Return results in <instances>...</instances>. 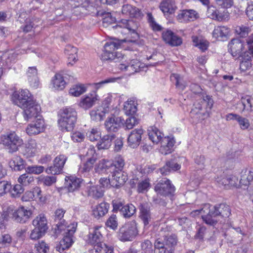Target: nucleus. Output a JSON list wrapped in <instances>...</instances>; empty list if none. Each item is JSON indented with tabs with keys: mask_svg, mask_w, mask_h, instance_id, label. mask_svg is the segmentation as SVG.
<instances>
[{
	"mask_svg": "<svg viewBox=\"0 0 253 253\" xmlns=\"http://www.w3.org/2000/svg\"><path fill=\"white\" fill-rule=\"evenodd\" d=\"M253 180V172L249 171L246 172L244 174L241 176V178L240 180V184L241 186H248Z\"/></svg>",
	"mask_w": 253,
	"mask_h": 253,
	"instance_id": "5fc2aeb1",
	"label": "nucleus"
},
{
	"mask_svg": "<svg viewBox=\"0 0 253 253\" xmlns=\"http://www.w3.org/2000/svg\"><path fill=\"white\" fill-rule=\"evenodd\" d=\"M0 143L3 144L9 153H13L18 150L19 147L23 144V140L15 132L12 131L1 135Z\"/></svg>",
	"mask_w": 253,
	"mask_h": 253,
	"instance_id": "423d86ee",
	"label": "nucleus"
},
{
	"mask_svg": "<svg viewBox=\"0 0 253 253\" xmlns=\"http://www.w3.org/2000/svg\"><path fill=\"white\" fill-rule=\"evenodd\" d=\"M199 17L198 13L193 9H185L179 11L177 15V20L180 23L194 21Z\"/></svg>",
	"mask_w": 253,
	"mask_h": 253,
	"instance_id": "2eb2a0df",
	"label": "nucleus"
},
{
	"mask_svg": "<svg viewBox=\"0 0 253 253\" xmlns=\"http://www.w3.org/2000/svg\"><path fill=\"white\" fill-rule=\"evenodd\" d=\"M117 79V78H109L98 83L89 84V85L91 86L92 88L94 89L93 91H96L97 93V91L99 89L103 87L105 84L115 82Z\"/></svg>",
	"mask_w": 253,
	"mask_h": 253,
	"instance_id": "3c124183",
	"label": "nucleus"
},
{
	"mask_svg": "<svg viewBox=\"0 0 253 253\" xmlns=\"http://www.w3.org/2000/svg\"><path fill=\"white\" fill-rule=\"evenodd\" d=\"M44 170V168L42 166H31L26 168V171L29 174H40Z\"/></svg>",
	"mask_w": 253,
	"mask_h": 253,
	"instance_id": "bf43d9fd",
	"label": "nucleus"
},
{
	"mask_svg": "<svg viewBox=\"0 0 253 253\" xmlns=\"http://www.w3.org/2000/svg\"><path fill=\"white\" fill-rule=\"evenodd\" d=\"M241 61L240 62L239 69L241 73H245L252 68V60L250 59H247L243 57H240Z\"/></svg>",
	"mask_w": 253,
	"mask_h": 253,
	"instance_id": "8fccbe9b",
	"label": "nucleus"
},
{
	"mask_svg": "<svg viewBox=\"0 0 253 253\" xmlns=\"http://www.w3.org/2000/svg\"><path fill=\"white\" fill-rule=\"evenodd\" d=\"M138 234L136 223L134 221L127 223L122 226L118 232V238L124 242L132 241Z\"/></svg>",
	"mask_w": 253,
	"mask_h": 253,
	"instance_id": "0eeeda50",
	"label": "nucleus"
},
{
	"mask_svg": "<svg viewBox=\"0 0 253 253\" xmlns=\"http://www.w3.org/2000/svg\"><path fill=\"white\" fill-rule=\"evenodd\" d=\"M99 99V96L96 91H92V93L88 94L81 98L79 106L81 108L87 110L92 107Z\"/></svg>",
	"mask_w": 253,
	"mask_h": 253,
	"instance_id": "a211bd4d",
	"label": "nucleus"
},
{
	"mask_svg": "<svg viewBox=\"0 0 253 253\" xmlns=\"http://www.w3.org/2000/svg\"><path fill=\"white\" fill-rule=\"evenodd\" d=\"M109 113L102 107L99 106L92 109L90 112V116L91 120L100 122L102 121L107 114Z\"/></svg>",
	"mask_w": 253,
	"mask_h": 253,
	"instance_id": "473e14b6",
	"label": "nucleus"
},
{
	"mask_svg": "<svg viewBox=\"0 0 253 253\" xmlns=\"http://www.w3.org/2000/svg\"><path fill=\"white\" fill-rule=\"evenodd\" d=\"M244 48V42L238 39H233L228 44L229 51L234 57H241Z\"/></svg>",
	"mask_w": 253,
	"mask_h": 253,
	"instance_id": "f3484780",
	"label": "nucleus"
},
{
	"mask_svg": "<svg viewBox=\"0 0 253 253\" xmlns=\"http://www.w3.org/2000/svg\"><path fill=\"white\" fill-rule=\"evenodd\" d=\"M35 248L39 253H47L49 250L48 245L43 241L36 244Z\"/></svg>",
	"mask_w": 253,
	"mask_h": 253,
	"instance_id": "69168bd1",
	"label": "nucleus"
},
{
	"mask_svg": "<svg viewBox=\"0 0 253 253\" xmlns=\"http://www.w3.org/2000/svg\"><path fill=\"white\" fill-rule=\"evenodd\" d=\"M106 225L111 229L115 230L118 227V221L116 215L115 214L111 215L107 219Z\"/></svg>",
	"mask_w": 253,
	"mask_h": 253,
	"instance_id": "774afa93",
	"label": "nucleus"
},
{
	"mask_svg": "<svg viewBox=\"0 0 253 253\" xmlns=\"http://www.w3.org/2000/svg\"><path fill=\"white\" fill-rule=\"evenodd\" d=\"M123 24L124 28L128 31V34H130L133 39L130 40L131 42L134 41L138 38V34L136 31L138 26L137 23L132 20H125Z\"/></svg>",
	"mask_w": 253,
	"mask_h": 253,
	"instance_id": "cd10ccee",
	"label": "nucleus"
},
{
	"mask_svg": "<svg viewBox=\"0 0 253 253\" xmlns=\"http://www.w3.org/2000/svg\"><path fill=\"white\" fill-rule=\"evenodd\" d=\"M122 13L131 17L140 18L142 16V13L137 7L130 4H125L122 7Z\"/></svg>",
	"mask_w": 253,
	"mask_h": 253,
	"instance_id": "7c9ffc66",
	"label": "nucleus"
},
{
	"mask_svg": "<svg viewBox=\"0 0 253 253\" xmlns=\"http://www.w3.org/2000/svg\"><path fill=\"white\" fill-rule=\"evenodd\" d=\"M94 249L97 253H112L114 250L111 246L100 242L94 246Z\"/></svg>",
	"mask_w": 253,
	"mask_h": 253,
	"instance_id": "a18cd8bd",
	"label": "nucleus"
},
{
	"mask_svg": "<svg viewBox=\"0 0 253 253\" xmlns=\"http://www.w3.org/2000/svg\"><path fill=\"white\" fill-rule=\"evenodd\" d=\"M45 232L44 230L35 227L31 233L30 238L32 240H38L42 237Z\"/></svg>",
	"mask_w": 253,
	"mask_h": 253,
	"instance_id": "338daca9",
	"label": "nucleus"
},
{
	"mask_svg": "<svg viewBox=\"0 0 253 253\" xmlns=\"http://www.w3.org/2000/svg\"><path fill=\"white\" fill-rule=\"evenodd\" d=\"M149 139L154 143L158 144L164 138V134L155 126H151L148 129Z\"/></svg>",
	"mask_w": 253,
	"mask_h": 253,
	"instance_id": "72a5a7b5",
	"label": "nucleus"
},
{
	"mask_svg": "<svg viewBox=\"0 0 253 253\" xmlns=\"http://www.w3.org/2000/svg\"><path fill=\"white\" fill-rule=\"evenodd\" d=\"M101 228L102 227L99 226H94L89 228L87 239L88 243L94 246L100 242L102 238Z\"/></svg>",
	"mask_w": 253,
	"mask_h": 253,
	"instance_id": "412c9836",
	"label": "nucleus"
},
{
	"mask_svg": "<svg viewBox=\"0 0 253 253\" xmlns=\"http://www.w3.org/2000/svg\"><path fill=\"white\" fill-rule=\"evenodd\" d=\"M86 91V87L84 84L73 85L69 90V94L73 96L78 97Z\"/></svg>",
	"mask_w": 253,
	"mask_h": 253,
	"instance_id": "c03bdc74",
	"label": "nucleus"
},
{
	"mask_svg": "<svg viewBox=\"0 0 253 253\" xmlns=\"http://www.w3.org/2000/svg\"><path fill=\"white\" fill-rule=\"evenodd\" d=\"M124 97L123 95L118 96L115 93H108L105 96L100 106L102 107L109 113H111L115 108L117 109V106L114 107V105H111L112 103L116 102L117 103V105H119L122 102L121 99H122Z\"/></svg>",
	"mask_w": 253,
	"mask_h": 253,
	"instance_id": "1a4fd4ad",
	"label": "nucleus"
},
{
	"mask_svg": "<svg viewBox=\"0 0 253 253\" xmlns=\"http://www.w3.org/2000/svg\"><path fill=\"white\" fill-rule=\"evenodd\" d=\"M67 160V157L64 155L60 154L55 157L53 160V166L47 168L45 172L48 174H59Z\"/></svg>",
	"mask_w": 253,
	"mask_h": 253,
	"instance_id": "9b49d317",
	"label": "nucleus"
},
{
	"mask_svg": "<svg viewBox=\"0 0 253 253\" xmlns=\"http://www.w3.org/2000/svg\"><path fill=\"white\" fill-rule=\"evenodd\" d=\"M251 31V28L245 25L238 26L235 28L236 33L242 38L246 37Z\"/></svg>",
	"mask_w": 253,
	"mask_h": 253,
	"instance_id": "13d9d810",
	"label": "nucleus"
},
{
	"mask_svg": "<svg viewBox=\"0 0 253 253\" xmlns=\"http://www.w3.org/2000/svg\"><path fill=\"white\" fill-rule=\"evenodd\" d=\"M65 185L69 192H73L78 189L81 185V180L75 176H66Z\"/></svg>",
	"mask_w": 253,
	"mask_h": 253,
	"instance_id": "c756f323",
	"label": "nucleus"
},
{
	"mask_svg": "<svg viewBox=\"0 0 253 253\" xmlns=\"http://www.w3.org/2000/svg\"><path fill=\"white\" fill-rule=\"evenodd\" d=\"M13 96L16 98V104L20 107L34 101L33 95L27 89H21L18 93H15Z\"/></svg>",
	"mask_w": 253,
	"mask_h": 253,
	"instance_id": "f8f14e48",
	"label": "nucleus"
},
{
	"mask_svg": "<svg viewBox=\"0 0 253 253\" xmlns=\"http://www.w3.org/2000/svg\"><path fill=\"white\" fill-rule=\"evenodd\" d=\"M65 52L68 56L69 64L73 65L78 60L77 48L71 45H67L65 48Z\"/></svg>",
	"mask_w": 253,
	"mask_h": 253,
	"instance_id": "a19ab883",
	"label": "nucleus"
},
{
	"mask_svg": "<svg viewBox=\"0 0 253 253\" xmlns=\"http://www.w3.org/2000/svg\"><path fill=\"white\" fill-rule=\"evenodd\" d=\"M114 138V134H106L101 137L96 144L97 149L98 150L108 149L112 145V141Z\"/></svg>",
	"mask_w": 253,
	"mask_h": 253,
	"instance_id": "c85d7f7f",
	"label": "nucleus"
},
{
	"mask_svg": "<svg viewBox=\"0 0 253 253\" xmlns=\"http://www.w3.org/2000/svg\"><path fill=\"white\" fill-rule=\"evenodd\" d=\"M63 77L60 74H56L51 81V87L57 90H63L66 85Z\"/></svg>",
	"mask_w": 253,
	"mask_h": 253,
	"instance_id": "2f4dec72",
	"label": "nucleus"
},
{
	"mask_svg": "<svg viewBox=\"0 0 253 253\" xmlns=\"http://www.w3.org/2000/svg\"><path fill=\"white\" fill-rule=\"evenodd\" d=\"M201 214L204 221L210 225L216 224L219 216L227 217L230 214L229 207L225 204L219 205L218 207L211 206L209 204H205L200 210H195L191 212L192 216Z\"/></svg>",
	"mask_w": 253,
	"mask_h": 253,
	"instance_id": "f03ea898",
	"label": "nucleus"
},
{
	"mask_svg": "<svg viewBox=\"0 0 253 253\" xmlns=\"http://www.w3.org/2000/svg\"><path fill=\"white\" fill-rule=\"evenodd\" d=\"M136 211V208L132 204L124 205L122 210L121 214L125 218H129Z\"/></svg>",
	"mask_w": 253,
	"mask_h": 253,
	"instance_id": "09e8293b",
	"label": "nucleus"
},
{
	"mask_svg": "<svg viewBox=\"0 0 253 253\" xmlns=\"http://www.w3.org/2000/svg\"><path fill=\"white\" fill-rule=\"evenodd\" d=\"M109 209V204L106 202H102L93 208V215L95 217L99 218L105 215L108 212Z\"/></svg>",
	"mask_w": 253,
	"mask_h": 253,
	"instance_id": "f704fd0d",
	"label": "nucleus"
},
{
	"mask_svg": "<svg viewBox=\"0 0 253 253\" xmlns=\"http://www.w3.org/2000/svg\"><path fill=\"white\" fill-rule=\"evenodd\" d=\"M124 120L121 117H116L112 116L109 117L105 123L106 129L110 132H116L122 126Z\"/></svg>",
	"mask_w": 253,
	"mask_h": 253,
	"instance_id": "6ab92c4d",
	"label": "nucleus"
},
{
	"mask_svg": "<svg viewBox=\"0 0 253 253\" xmlns=\"http://www.w3.org/2000/svg\"><path fill=\"white\" fill-rule=\"evenodd\" d=\"M96 160L94 157L88 159L85 163L80 166L79 172L84 176H87L89 175V172L92 169Z\"/></svg>",
	"mask_w": 253,
	"mask_h": 253,
	"instance_id": "4c0bfd02",
	"label": "nucleus"
},
{
	"mask_svg": "<svg viewBox=\"0 0 253 253\" xmlns=\"http://www.w3.org/2000/svg\"><path fill=\"white\" fill-rule=\"evenodd\" d=\"M41 190L39 187L34 188L32 191H27L24 193L21 198V200L24 202H29L32 201L35 197L39 199L40 202H45L46 199L45 197H42L41 194Z\"/></svg>",
	"mask_w": 253,
	"mask_h": 253,
	"instance_id": "4be33fe9",
	"label": "nucleus"
},
{
	"mask_svg": "<svg viewBox=\"0 0 253 253\" xmlns=\"http://www.w3.org/2000/svg\"><path fill=\"white\" fill-rule=\"evenodd\" d=\"M177 241V238L174 235H170L167 237L165 241L167 249L170 248V250H171V249L176 245Z\"/></svg>",
	"mask_w": 253,
	"mask_h": 253,
	"instance_id": "e2e57ef3",
	"label": "nucleus"
},
{
	"mask_svg": "<svg viewBox=\"0 0 253 253\" xmlns=\"http://www.w3.org/2000/svg\"><path fill=\"white\" fill-rule=\"evenodd\" d=\"M160 8L165 14H172L177 9L173 0H164L161 3Z\"/></svg>",
	"mask_w": 253,
	"mask_h": 253,
	"instance_id": "c9c22d12",
	"label": "nucleus"
},
{
	"mask_svg": "<svg viewBox=\"0 0 253 253\" xmlns=\"http://www.w3.org/2000/svg\"><path fill=\"white\" fill-rule=\"evenodd\" d=\"M44 129V123L43 120L40 117L37 120L29 124L26 129V133L29 135H36Z\"/></svg>",
	"mask_w": 253,
	"mask_h": 253,
	"instance_id": "dca6fc26",
	"label": "nucleus"
},
{
	"mask_svg": "<svg viewBox=\"0 0 253 253\" xmlns=\"http://www.w3.org/2000/svg\"><path fill=\"white\" fill-rule=\"evenodd\" d=\"M32 224L35 227L42 229L46 232L47 226V221L44 214L41 213L37 216L33 220Z\"/></svg>",
	"mask_w": 253,
	"mask_h": 253,
	"instance_id": "e433bc0d",
	"label": "nucleus"
},
{
	"mask_svg": "<svg viewBox=\"0 0 253 253\" xmlns=\"http://www.w3.org/2000/svg\"><path fill=\"white\" fill-rule=\"evenodd\" d=\"M21 108L23 110L24 118L27 121L41 117L39 115L41 111L40 106L35 101Z\"/></svg>",
	"mask_w": 253,
	"mask_h": 253,
	"instance_id": "6e6552de",
	"label": "nucleus"
},
{
	"mask_svg": "<svg viewBox=\"0 0 253 253\" xmlns=\"http://www.w3.org/2000/svg\"><path fill=\"white\" fill-rule=\"evenodd\" d=\"M230 33V29L225 26H217L212 32L213 36L216 39L227 37Z\"/></svg>",
	"mask_w": 253,
	"mask_h": 253,
	"instance_id": "79ce46f5",
	"label": "nucleus"
},
{
	"mask_svg": "<svg viewBox=\"0 0 253 253\" xmlns=\"http://www.w3.org/2000/svg\"><path fill=\"white\" fill-rule=\"evenodd\" d=\"M101 133L97 128H92L86 133L87 138L91 141L99 140L101 137Z\"/></svg>",
	"mask_w": 253,
	"mask_h": 253,
	"instance_id": "603ef678",
	"label": "nucleus"
},
{
	"mask_svg": "<svg viewBox=\"0 0 253 253\" xmlns=\"http://www.w3.org/2000/svg\"><path fill=\"white\" fill-rule=\"evenodd\" d=\"M39 149L36 141L34 139L29 140L21 149V154L26 158L35 157L39 152Z\"/></svg>",
	"mask_w": 253,
	"mask_h": 253,
	"instance_id": "ddd939ff",
	"label": "nucleus"
},
{
	"mask_svg": "<svg viewBox=\"0 0 253 253\" xmlns=\"http://www.w3.org/2000/svg\"><path fill=\"white\" fill-rule=\"evenodd\" d=\"M140 211L139 217L142 220L144 226H146L149 224L152 218L150 211L147 208L142 205L140 207Z\"/></svg>",
	"mask_w": 253,
	"mask_h": 253,
	"instance_id": "37998d69",
	"label": "nucleus"
},
{
	"mask_svg": "<svg viewBox=\"0 0 253 253\" xmlns=\"http://www.w3.org/2000/svg\"><path fill=\"white\" fill-rule=\"evenodd\" d=\"M192 41L194 43V45L198 47L202 51H205L208 49L209 42L207 41L196 36H193L192 37Z\"/></svg>",
	"mask_w": 253,
	"mask_h": 253,
	"instance_id": "49530a36",
	"label": "nucleus"
},
{
	"mask_svg": "<svg viewBox=\"0 0 253 253\" xmlns=\"http://www.w3.org/2000/svg\"><path fill=\"white\" fill-rule=\"evenodd\" d=\"M143 132L144 131L141 128L133 130L127 138L129 146L132 148L138 146L141 140L142 135Z\"/></svg>",
	"mask_w": 253,
	"mask_h": 253,
	"instance_id": "393cba45",
	"label": "nucleus"
},
{
	"mask_svg": "<svg viewBox=\"0 0 253 253\" xmlns=\"http://www.w3.org/2000/svg\"><path fill=\"white\" fill-rule=\"evenodd\" d=\"M124 109L125 114L128 116L133 115L137 111L134 102L131 100H128L125 103Z\"/></svg>",
	"mask_w": 253,
	"mask_h": 253,
	"instance_id": "de8ad7c7",
	"label": "nucleus"
},
{
	"mask_svg": "<svg viewBox=\"0 0 253 253\" xmlns=\"http://www.w3.org/2000/svg\"><path fill=\"white\" fill-rule=\"evenodd\" d=\"M155 190L158 194L167 196L172 195L175 189L174 187L171 184L169 180L164 178L157 184Z\"/></svg>",
	"mask_w": 253,
	"mask_h": 253,
	"instance_id": "9d476101",
	"label": "nucleus"
},
{
	"mask_svg": "<svg viewBox=\"0 0 253 253\" xmlns=\"http://www.w3.org/2000/svg\"><path fill=\"white\" fill-rule=\"evenodd\" d=\"M213 101L209 95H203L200 101L196 102L194 104V108L191 111V115L197 116L200 120H203L208 118L210 112L213 106Z\"/></svg>",
	"mask_w": 253,
	"mask_h": 253,
	"instance_id": "20e7f679",
	"label": "nucleus"
},
{
	"mask_svg": "<svg viewBox=\"0 0 253 253\" xmlns=\"http://www.w3.org/2000/svg\"><path fill=\"white\" fill-rule=\"evenodd\" d=\"M77 121V112L73 108H65L60 111L58 125L63 131L72 130Z\"/></svg>",
	"mask_w": 253,
	"mask_h": 253,
	"instance_id": "39448f33",
	"label": "nucleus"
},
{
	"mask_svg": "<svg viewBox=\"0 0 253 253\" xmlns=\"http://www.w3.org/2000/svg\"><path fill=\"white\" fill-rule=\"evenodd\" d=\"M180 165L174 162L173 161H169L166 165L160 169L162 174L167 175L171 170H176L180 169Z\"/></svg>",
	"mask_w": 253,
	"mask_h": 253,
	"instance_id": "ea45409f",
	"label": "nucleus"
},
{
	"mask_svg": "<svg viewBox=\"0 0 253 253\" xmlns=\"http://www.w3.org/2000/svg\"><path fill=\"white\" fill-rule=\"evenodd\" d=\"M14 211V207L12 205L3 206L1 215L3 217L5 218L6 219H8L10 215H12V217L13 218V212Z\"/></svg>",
	"mask_w": 253,
	"mask_h": 253,
	"instance_id": "680f3d73",
	"label": "nucleus"
},
{
	"mask_svg": "<svg viewBox=\"0 0 253 253\" xmlns=\"http://www.w3.org/2000/svg\"><path fill=\"white\" fill-rule=\"evenodd\" d=\"M162 38L167 43L172 46L180 45L182 42L181 38L169 30L163 32Z\"/></svg>",
	"mask_w": 253,
	"mask_h": 253,
	"instance_id": "aec40b11",
	"label": "nucleus"
},
{
	"mask_svg": "<svg viewBox=\"0 0 253 253\" xmlns=\"http://www.w3.org/2000/svg\"><path fill=\"white\" fill-rule=\"evenodd\" d=\"M27 81L31 87L37 88L40 85L38 70L35 66L29 67L26 72Z\"/></svg>",
	"mask_w": 253,
	"mask_h": 253,
	"instance_id": "5701e85b",
	"label": "nucleus"
},
{
	"mask_svg": "<svg viewBox=\"0 0 253 253\" xmlns=\"http://www.w3.org/2000/svg\"><path fill=\"white\" fill-rule=\"evenodd\" d=\"M126 173L122 170H116L112 173L111 182L112 187H117L123 185L127 180Z\"/></svg>",
	"mask_w": 253,
	"mask_h": 253,
	"instance_id": "a878e982",
	"label": "nucleus"
},
{
	"mask_svg": "<svg viewBox=\"0 0 253 253\" xmlns=\"http://www.w3.org/2000/svg\"><path fill=\"white\" fill-rule=\"evenodd\" d=\"M39 181L46 186H50L56 181V178L54 176H41Z\"/></svg>",
	"mask_w": 253,
	"mask_h": 253,
	"instance_id": "052dcab7",
	"label": "nucleus"
},
{
	"mask_svg": "<svg viewBox=\"0 0 253 253\" xmlns=\"http://www.w3.org/2000/svg\"><path fill=\"white\" fill-rule=\"evenodd\" d=\"M34 177L29 175L28 173L21 175L18 179V182L22 186H28L34 182Z\"/></svg>",
	"mask_w": 253,
	"mask_h": 253,
	"instance_id": "864d4df0",
	"label": "nucleus"
},
{
	"mask_svg": "<svg viewBox=\"0 0 253 253\" xmlns=\"http://www.w3.org/2000/svg\"><path fill=\"white\" fill-rule=\"evenodd\" d=\"M111 164L108 160L105 159L100 160L95 166V170L96 172L101 173L104 172L109 167Z\"/></svg>",
	"mask_w": 253,
	"mask_h": 253,
	"instance_id": "6e6d98bb",
	"label": "nucleus"
},
{
	"mask_svg": "<svg viewBox=\"0 0 253 253\" xmlns=\"http://www.w3.org/2000/svg\"><path fill=\"white\" fill-rule=\"evenodd\" d=\"M120 45V43L117 40L107 42L104 46V50L101 55L103 60L119 59L120 63L118 65L119 69L122 71L126 72L130 75L139 71L143 67V64L137 59L130 60L125 55L119 52L115 53V51Z\"/></svg>",
	"mask_w": 253,
	"mask_h": 253,
	"instance_id": "f257e3e1",
	"label": "nucleus"
},
{
	"mask_svg": "<svg viewBox=\"0 0 253 253\" xmlns=\"http://www.w3.org/2000/svg\"><path fill=\"white\" fill-rule=\"evenodd\" d=\"M32 214L31 210L21 206L13 212V219L17 222L24 223L29 220Z\"/></svg>",
	"mask_w": 253,
	"mask_h": 253,
	"instance_id": "4468645a",
	"label": "nucleus"
},
{
	"mask_svg": "<svg viewBox=\"0 0 253 253\" xmlns=\"http://www.w3.org/2000/svg\"><path fill=\"white\" fill-rule=\"evenodd\" d=\"M150 186L149 179L140 181L137 185V191L139 193H144L148 191Z\"/></svg>",
	"mask_w": 253,
	"mask_h": 253,
	"instance_id": "0e129e2a",
	"label": "nucleus"
},
{
	"mask_svg": "<svg viewBox=\"0 0 253 253\" xmlns=\"http://www.w3.org/2000/svg\"><path fill=\"white\" fill-rule=\"evenodd\" d=\"M10 167L16 171H19L24 169L25 161L20 156H15L9 163Z\"/></svg>",
	"mask_w": 253,
	"mask_h": 253,
	"instance_id": "58836bf2",
	"label": "nucleus"
},
{
	"mask_svg": "<svg viewBox=\"0 0 253 253\" xmlns=\"http://www.w3.org/2000/svg\"><path fill=\"white\" fill-rule=\"evenodd\" d=\"M175 141L173 137L166 136L164 137L161 140V146L160 149V152L164 155L170 153Z\"/></svg>",
	"mask_w": 253,
	"mask_h": 253,
	"instance_id": "bb28decb",
	"label": "nucleus"
},
{
	"mask_svg": "<svg viewBox=\"0 0 253 253\" xmlns=\"http://www.w3.org/2000/svg\"><path fill=\"white\" fill-rule=\"evenodd\" d=\"M207 12L209 17L218 21L227 20L229 18V13L226 10L219 11L214 7H210Z\"/></svg>",
	"mask_w": 253,
	"mask_h": 253,
	"instance_id": "b1692460",
	"label": "nucleus"
},
{
	"mask_svg": "<svg viewBox=\"0 0 253 253\" xmlns=\"http://www.w3.org/2000/svg\"><path fill=\"white\" fill-rule=\"evenodd\" d=\"M64 223L65 220H63L57 224L58 230L65 231V234L63 239L55 247L56 251L59 252L69 249L72 245L74 242L73 240V235L77 226V224L75 222L71 223L67 226Z\"/></svg>",
	"mask_w": 253,
	"mask_h": 253,
	"instance_id": "7ed1b4c3",
	"label": "nucleus"
},
{
	"mask_svg": "<svg viewBox=\"0 0 253 253\" xmlns=\"http://www.w3.org/2000/svg\"><path fill=\"white\" fill-rule=\"evenodd\" d=\"M10 191V196L12 198H17L20 197L23 193L24 189L20 184H17L13 186Z\"/></svg>",
	"mask_w": 253,
	"mask_h": 253,
	"instance_id": "4d7b16f0",
	"label": "nucleus"
}]
</instances>
